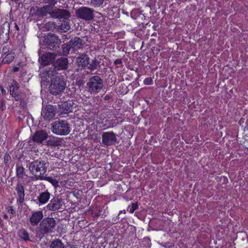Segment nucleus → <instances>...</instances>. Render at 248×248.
<instances>
[{"label":"nucleus","mask_w":248,"mask_h":248,"mask_svg":"<svg viewBox=\"0 0 248 248\" xmlns=\"http://www.w3.org/2000/svg\"><path fill=\"white\" fill-rule=\"evenodd\" d=\"M10 24L8 22H5L2 24L0 28V35H3L5 33L6 35V41H8L9 38V32H10Z\"/></svg>","instance_id":"nucleus-23"},{"label":"nucleus","mask_w":248,"mask_h":248,"mask_svg":"<svg viewBox=\"0 0 248 248\" xmlns=\"http://www.w3.org/2000/svg\"><path fill=\"white\" fill-rule=\"evenodd\" d=\"M76 16L86 21H90L94 17V10L87 7H81L76 11Z\"/></svg>","instance_id":"nucleus-9"},{"label":"nucleus","mask_w":248,"mask_h":248,"mask_svg":"<svg viewBox=\"0 0 248 248\" xmlns=\"http://www.w3.org/2000/svg\"><path fill=\"white\" fill-rule=\"evenodd\" d=\"M65 248H77V247L73 245H69L67 246H65Z\"/></svg>","instance_id":"nucleus-45"},{"label":"nucleus","mask_w":248,"mask_h":248,"mask_svg":"<svg viewBox=\"0 0 248 248\" xmlns=\"http://www.w3.org/2000/svg\"><path fill=\"white\" fill-rule=\"evenodd\" d=\"M52 23H50V22H48L46 24V26H49V25H52Z\"/></svg>","instance_id":"nucleus-51"},{"label":"nucleus","mask_w":248,"mask_h":248,"mask_svg":"<svg viewBox=\"0 0 248 248\" xmlns=\"http://www.w3.org/2000/svg\"><path fill=\"white\" fill-rule=\"evenodd\" d=\"M143 83L146 85H151L153 84V80L151 78H146L143 80Z\"/></svg>","instance_id":"nucleus-36"},{"label":"nucleus","mask_w":248,"mask_h":248,"mask_svg":"<svg viewBox=\"0 0 248 248\" xmlns=\"http://www.w3.org/2000/svg\"><path fill=\"white\" fill-rule=\"evenodd\" d=\"M66 82L63 76H58L52 79L49 86L50 93L53 95L61 93L65 89Z\"/></svg>","instance_id":"nucleus-4"},{"label":"nucleus","mask_w":248,"mask_h":248,"mask_svg":"<svg viewBox=\"0 0 248 248\" xmlns=\"http://www.w3.org/2000/svg\"><path fill=\"white\" fill-rule=\"evenodd\" d=\"M45 3H47V6H49L50 9H53V7L55 5L57 2V0H44Z\"/></svg>","instance_id":"nucleus-33"},{"label":"nucleus","mask_w":248,"mask_h":248,"mask_svg":"<svg viewBox=\"0 0 248 248\" xmlns=\"http://www.w3.org/2000/svg\"><path fill=\"white\" fill-rule=\"evenodd\" d=\"M14 25H15V27L16 28V30L17 31H19V28L18 26L17 25V24H16V23L15 22Z\"/></svg>","instance_id":"nucleus-46"},{"label":"nucleus","mask_w":248,"mask_h":248,"mask_svg":"<svg viewBox=\"0 0 248 248\" xmlns=\"http://www.w3.org/2000/svg\"><path fill=\"white\" fill-rule=\"evenodd\" d=\"M99 63L100 62L97 60L94 59L89 64L88 68L91 71H93L97 68V67L99 66Z\"/></svg>","instance_id":"nucleus-30"},{"label":"nucleus","mask_w":248,"mask_h":248,"mask_svg":"<svg viewBox=\"0 0 248 248\" xmlns=\"http://www.w3.org/2000/svg\"><path fill=\"white\" fill-rule=\"evenodd\" d=\"M44 42L48 48L54 50L61 43V40L56 35L49 33L45 38Z\"/></svg>","instance_id":"nucleus-11"},{"label":"nucleus","mask_w":248,"mask_h":248,"mask_svg":"<svg viewBox=\"0 0 248 248\" xmlns=\"http://www.w3.org/2000/svg\"><path fill=\"white\" fill-rule=\"evenodd\" d=\"M16 191L17 195L16 202L18 204H21L25 200V189L22 183L18 182L16 187Z\"/></svg>","instance_id":"nucleus-15"},{"label":"nucleus","mask_w":248,"mask_h":248,"mask_svg":"<svg viewBox=\"0 0 248 248\" xmlns=\"http://www.w3.org/2000/svg\"><path fill=\"white\" fill-rule=\"evenodd\" d=\"M104 0H92V4L95 7L100 6L103 3Z\"/></svg>","instance_id":"nucleus-34"},{"label":"nucleus","mask_w":248,"mask_h":248,"mask_svg":"<svg viewBox=\"0 0 248 248\" xmlns=\"http://www.w3.org/2000/svg\"><path fill=\"white\" fill-rule=\"evenodd\" d=\"M51 9L49 6H44L43 7L38 8L35 13V16H37V18H42L44 16H46L47 14L50 15Z\"/></svg>","instance_id":"nucleus-21"},{"label":"nucleus","mask_w":248,"mask_h":248,"mask_svg":"<svg viewBox=\"0 0 248 248\" xmlns=\"http://www.w3.org/2000/svg\"><path fill=\"white\" fill-rule=\"evenodd\" d=\"M90 139L94 142H97L100 140V134L98 133H94L89 135Z\"/></svg>","instance_id":"nucleus-32"},{"label":"nucleus","mask_w":248,"mask_h":248,"mask_svg":"<svg viewBox=\"0 0 248 248\" xmlns=\"http://www.w3.org/2000/svg\"><path fill=\"white\" fill-rule=\"evenodd\" d=\"M123 212H124V213H125V211H124H124H119V215H120L121 213H123Z\"/></svg>","instance_id":"nucleus-50"},{"label":"nucleus","mask_w":248,"mask_h":248,"mask_svg":"<svg viewBox=\"0 0 248 248\" xmlns=\"http://www.w3.org/2000/svg\"><path fill=\"white\" fill-rule=\"evenodd\" d=\"M6 210L8 213L14 215L16 214V210L13 208V206H8L6 207Z\"/></svg>","instance_id":"nucleus-37"},{"label":"nucleus","mask_w":248,"mask_h":248,"mask_svg":"<svg viewBox=\"0 0 248 248\" xmlns=\"http://www.w3.org/2000/svg\"><path fill=\"white\" fill-rule=\"evenodd\" d=\"M110 98V96L108 94H107L104 97V99L106 100H108Z\"/></svg>","instance_id":"nucleus-48"},{"label":"nucleus","mask_w":248,"mask_h":248,"mask_svg":"<svg viewBox=\"0 0 248 248\" xmlns=\"http://www.w3.org/2000/svg\"><path fill=\"white\" fill-rule=\"evenodd\" d=\"M62 199L59 195L53 196L46 206L47 210L52 212H56L62 208L63 205Z\"/></svg>","instance_id":"nucleus-10"},{"label":"nucleus","mask_w":248,"mask_h":248,"mask_svg":"<svg viewBox=\"0 0 248 248\" xmlns=\"http://www.w3.org/2000/svg\"><path fill=\"white\" fill-rule=\"evenodd\" d=\"M48 166V163L46 160L37 159L30 163L29 169L33 175L42 180Z\"/></svg>","instance_id":"nucleus-2"},{"label":"nucleus","mask_w":248,"mask_h":248,"mask_svg":"<svg viewBox=\"0 0 248 248\" xmlns=\"http://www.w3.org/2000/svg\"><path fill=\"white\" fill-rule=\"evenodd\" d=\"M90 58L86 53L81 54L76 59L77 64L79 67L84 68L89 64Z\"/></svg>","instance_id":"nucleus-19"},{"label":"nucleus","mask_w":248,"mask_h":248,"mask_svg":"<svg viewBox=\"0 0 248 248\" xmlns=\"http://www.w3.org/2000/svg\"><path fill=\"white\" fill-rule=\"evenodd\" d=\"M55 57V53L46 52L40 58L39 61L42 65L46 66L53 62Z\"/></svg>","instance_id":"nucleus-16"},{"label":"nucleus","mask_w":248,"mask_h":248,"mask_svg":"<svg viewBox=\"0 0 248 248\" xmlns=\"http://www.w3.org/2000/svg\"><path fill=\"white\" fill-rule=\"evenodd\" d=\"M55 68L57 70H64L68 66V60L66 58L61 57L58 59L54 63Z\"/></svg>","instance_id":"nucleus-20"},{"label":"nucleus","mask_w":248,"mask_h":248,"mask_svg":"<svg viewBox=\"0 0 248 248\" xmlns=\"http://www.w3.org/2000/svg\"><path fill=\"white\" fill-rule=\"evenodd\" d=\"M10 47L9 46H5L3 47L2 49V54L3 55H6L9 52Z\"/></svg>","instance_id":"nucleus-39"},{"label":"nucleus","mask_w":248,"mask_h":248,"mask_svg":"<svg viewBox=\"0 0 248 248\" xmlns=\"http://www.w3.org/2000/svg\"><path fill=\"white\" fill-rule=\"evenodd\" d=\"M56 221L53 217H46L40 222L39 232L41 234L45 235L55 232Z\"/></svg>","instance_id":"nucleus-3"},{"label":"nucleus","mask_w":248,"mask_h":248,"mask_svg":"<svg viewBox=\"0 0 248 248\" xmlns=\"http://www.w3.org/2000/svg\"><path fill=\"white\" fill-rule=\"evenodd\" d=\"M18 236L24 240H29V234L28 232L27 231L23 228L20 229L18 233Z\"/></svg>","instance_id":"nucleus-29"},{"label":"nucleus","mask_w":248,"mask_h":248,"mask_svg":"<svg viewBox=\"0 0 248 248\" xmlns=\"http://www.w3.org/2000/svg\"><path fill=\"white\" fill-rule=\"evenodd\" d=\"M51 194L47 190L39 193L37 197V202L36 203L39 206L46 204L50 199Z\"/></svg>","instance_id":"nucleus-17"},{"label":"nucleus","mask_w":248,"mask_h":248,"mask_svg":"<svg viewBox=\"0 0 248 248\" xmlns=\"http://www.w3.org/2000/svg\"><path fill=\"white\" fill-rule=\"evenodd\" d=\"M3 218L5 219H6L7 220H9V217L7 215V214H4L3 215Z\"/></svg>","instance_id":"nucleus-47"},{"label":"nucleus","mask_w":248,"mask_h":248,"mask_svg":"<svg viewBox=\"0 0 248 248\" xmlns=\"http://www.w3.org/2000/svg\"><path fill=\"white\" fill-rule=\"evenodd\" d=\"M20 87V84L15 79L12 80V83L9 85L10 94L16 101H21L24 98V93L19 91Z\"/></svg>","instance_id":"nucleus-8"},{"label":"nucleus","mask_w":248,"mask_h":248,"mask_svg":"<svg viewBox=\"0 0 248 248\" xmlns=\"http://www.w3.org/2000/svg\"><path fill=\"white\" fill-rule=\"evenodd\" d=\"M52 132L58 135H67L70 132L69 124L65 120H59L52 125Z\"/></svg>","instance_id":"nucleus-6"},{"label":"nucleus","mask_w":248,"mask_h":248,"mask_svg":"<svg viewBox=\"0 0 248 248\" xmlns=\"http://www.w3.org/2000/svg\"><path fill=\"white\" fill-rule=\"evenodd\" d=\"M11 159V156L8 153H6L4 155V162L5 164H7Z\"/></svg>","instance_id":"nucleus-40"},{"label":"nucleus","mask_w":248,"mask_h":248,"mask_svg":"<svg viewBox=\"0 0 248 248\" xmlns=\"http://www.w3.org/2000/svg\"><path fill=\"white\" fill-rule=\"evenodd\" d=\"M4 225V223H3V220L0 217V225L1 226H3Z\"/></svg>","instance_id":"nucleus-49"},{"label":"nucleus","mask_w":248,"mask_h":248,"mask_svg":"<svg viewBox=\"0 0 248 248\" xmlns=\"http://www.w3.org/2000/svg\"><path fill=\"white\" fill-rule=\"evenodd\" d=\"M123 63L122 59H117L114 62V64L116 65L121 64Z\"/></svg>","instance_id":"nucleus-41"},{"label":"nucleus","mask_w":248,"mask_h":248,"mask_svg":"<svg viewBox=\"0 0 248 248\" xmlns=\"http://www.w3.org/2000/svg\"><path fill=\"white\" fill-rule=\"evenodd\" d=\"M65 247L62 242L59 239L53 240L49 246V248H65Z\"/></svg>","instance_id":"nucleus-26"},{"label":"nucleus","mask_w":248,"mask_h":248,"mask_svg":"<svg viewBox=\"0 0 248 248\" xmlns=\"http://www.w3.org/2000/svg\"><path fill=\"white\" fill-rule=\"evenodd\" d=\"M73 103L64 102L62 104V108L65 114H68L72 112Z\"/></svg>","instance_id":"nucleus-25"},{"label":"nucleus","mask_w":248,"mask_h":248,"mask_svg":"<svg viewBox=\"0 0 248 248\" xmlns=\"http://www.w3.org/2000/svg\"><path fill=\"white\" fill-rule=\"evenodd\" d=\"M138 208V204L137 202H132L131 205L130 210L129 211L130 213H133L135 210Z\"/></svg>","instance_id":"nucleus-35"},{"label":"nucleus","mask_w":248,"mask_h":248,"mask_svg":"<svg viewBox=\"0 0 248 248\" xmlns=\"http://www.w3.org/2000/svg\"><path fill=\"white\" fill-rule=\"evenodd\" d=\"M56 110L53 106L51 105H48L45 108L44 110L42 113L44 118L46 120L52 119L55 116Z\"/></svg>","instance_id":"nucleus-18"},{"label":"nucleus","mask_w":248,"mask_h":248,"mask_svg":"<svg viewBox=\"0 0 248 248\" xmlns=\"http://www.w3.org/2000/svg\"><path fill=\"white\" fill-rule=\"evenodd\" d=\"M0 90L1 93V94L3 95H5L7 93L6 91L4 89V88L2 86H0Z\"/></svg>","instance_id":"nucleus-43"},{"label":"nucleus","mask_w":248,"mask_h":248,"mask_svg":"<svg viewBox=\"0 0 248 248\" xmlns=\"http://www.w3.org/2000/svg\"><path fill=\"white\" fill-rule=\"evenodd\" d=\"M43 217L44 215L42 211L39 210L32 212L29 217L31 224L33 226L37 225L40 221L43 220Z\"/></svg>","instance_id":"nucleus-13"},{"label":"nucleus","mask_w":248,"mask_h":248,"mask_svg":"<svg viewBox=\"0 0 248 248\" xmlns=\"http://www.w3.org/2000/svg\"><path fill=\"white\" fill-rule=\"evenodd\" d=\"M16 176L19 179L23 178L25 175V168L20 166H16Z\"/></svg>","instance_id":"nucleus-28"},{"label":"nucleus","mask_w":248,"mask_h":248,"mask_svg":"<svg viewBox=\"0 0 248 248\" xmlns=\"http://www.w3.org/2000/svg\"><path fill=\"white\" fill-rule=\"evenodd\" d=\"M47 133L44 130L36 131L32 137V141L36 143H41L47 138Z\"/></svg>","instance_id":"nucleus-14"},{"label":"nucleus","mask_w":248,"mask_h":248,"mask_svg":"<svg viewBox=\"0 0 248 248\" xmlns=\"http://www.w3.org/2000/svg\"><path fill=\"white\" fill-rule=\"evenodd\" d=\"M16 57L15 52H10L5 55L1 61L2 64H10Z\"/></svg>","instance_id":"nucleus-24"},{"label":"nucleus","mask_w":248,"mask_h":248,"mask_svg":"<svg viewBox=\"0 0 248 248\" xmlns=\"http://www.w3.org/2000/svg\"><path fill=\"white\" fill-rule=\"evenodd\" d=\"M103 209L100 206H96L92 208V215L93 217L98 218L101 216L102 218H105L107 216L105 212L102 213Z\"/></svg>","instance_id":"nucleus-22"},{"label":"nucleus","mask_w":248,"mask_h":248,"mask_svg":"<svg viewBox=\"0 0 248 248\" xmlns=\"http://www.w3.org/2000/svg\"><path fill=\"white\" fill-rule=\"evenodd\" d=\"M102 143L108 146L113 145L116 141L115 134L112 132H104L102 134Z\"/></svg>","instance_id":"nucleus-12"},{"label":"nucleus","mask_w":248,"mask_h":248,"mask_svg":"<svg viewBox=\"0 0 248 248\" xmlns=\"http://www.w3.org/2000/svg\"><path fill=\"white\" fill-rule=\"evenodd\" d=\"M43 180H46L47 181L49 182L50 184H51L53 186H56L58 185V181L56 179L52 177L48 176V177H45L43 178Z\"/></svg>","instance_id":"nucleus-31"},{"label":"nucleus","mask_w":248,"mask_h":248,"mask_svg":"<svg viewBox=\"0 0 248 248\" xmlns=\"http://www.w3.org/2000/svg\"><path fill=\"white\" fill-rule=\"evenodd\" d=\"M50 16L53 18L59 19L61 21L62 20L64 22L61 25V29L64 31L66 32L70 29L68 18L70 16V13L68 10L60 8L52 9L50 11Z\"/></svg>","instance_id":"nucleus-1"},{"label":"nucleus","mask_w":248,"mask_h":248,"mask_svg":"<svg viewBox=\"0 0 248 248\" xmlns=\"http://www.w3.org/2000/svg\"><path fill=\"white\" fill-rule=\"evenodd\" d=\"M219 178V179H223V184H226L228 182V179L225 176H221Z\"/></svg>","instance_id":"nucleus-42"},{"label":"nucleus","mask_w":248,"mask_h":248,"mask_svg":"<svg viewBox=\"0 0 248 248\" xmlns=\"http://www.w3.org/2000/svg\"><path fill=\"white\" fill-rule=\"evenodd\" d=\"M103 87V80L98 76H93L89 79L87 88L91 93H98Z\"/></svg>","instance_id":"nucleus-5"},{"label":"nucleus","mask_w":248,"mask_h":248,"mask_svg":"<svg viewBox=\"0 0 248 248\" xmlns=\"http://www.w3.org/2000/svg\"><path fill=\"white\" fill-rule=\"evenodd\" d=\"M19 67L17 66H14L12 69V72L15 73L19 71Z\"/></svg>","instance_id":"nucleus-44"},{"label":"nucleus","mask_w":248,"mask_h":248,"mask_svg":"<svg viewBox=\"0 0 248 248\" xmlns=\"http://www.w3.org/2000/svg\"><path fill=\"white\" fill-rule=\"evenodd\" d=\"M47 144L51 146L58 147L62 145V140L61 139L58 138H53L52 139L48 140Z\"/></svg>","instance_id":"nucleus-27"},{"label":"nucleus","mask_w":248,"mask_h":248,"mask_svg":"<svg viewBox=\"0 0 248 248\" xmlns=\"http://www.w3.org/2000/svg\"><path fill=\"white\" fill-rule=\"evenodd\" d=\"M83 46L82 40L79 37L72 38L66 44V46L63 48V52L65 55L69 54L70 52L72 53Z\"/></svg>","instance_id":"nucleus-7"},{"label":"nucleus","mask_w":248,"mask_h":248,"mask_svg":"<svg viewBox=\"0 0 248 248\" xmlns=\"http://www.w3.org/2000/svg\"><path fill=\"white\" fill-rule=\"evenodd\" d=\"M6 101L4 99H1L0 100V108L2 111L6 109L5 105Z\"/></svg>","instance_id":"nucleus-38"}]
</instances>
